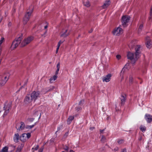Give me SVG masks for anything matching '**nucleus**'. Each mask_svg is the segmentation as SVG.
I'll return each mask as SVG.
<instances>
[{"mask_svg":"<svg viewBox=\"0 0 152 152\" xmlns=\"http://www.w3.org/2000/svg\"><path fill=\"white\" fill-rule=\"evenodd\" d=\"M33 10V7L32 6H31V9L29 11L28 10L25 14L23 19V23L24 24H26L29 20L32 12Z\"/></svg>","mask_w":152,"mask_h":152,"instance_id":"1","label":"nucleus"},{"mask_svg":"<svg viewBox=\"0 0 152 152\" xmlns=\"http://www.w3.org/2000/svg\"><path fill=\"white\" fill-rule=\"evenodd\" d=\"M22 39V36L18 37L17 39L14 41L11 45V49L12 50H13L18 47V45L21 42V40Z\"/></svg>","mask_w":152,"mask_h":152,"instance_id":"2","label":"nucleus"},{"mask_svg":"<svg viewBox=\"0 0 152 152\" xmlns=\"http://www.w3.org/2000/svg\"><path fill=\"white\" fill-rule=\"evenodd\" d=\"M34 102L40 97V93L39 91H34L29 95Z\"/></svg>","mask_w":152,"mask_h":152,"instance_id":"3","label":"nucleus"},{"mask_svg":"<svg viewBox=\"0 0 152 152\" xmlns=\"http://www.w3.org/2000/svg\"><path fill=\"white\" fill-rule=\"evenodd\" d=\"M31 136V133H23L20 136V140L22 142H25L28 140Z\"/></svg>","mask_w":152,"mask_h":152,"instance_id":"4","label":"nucleus"},{"mask_svg":"<svg viewBox=\"0 0 152 152\" xmlns=\"http://www.w3.org/2000/svg\"><path fill=\"white\" fill-rule=\"evenodd\" d=\"M127 57L128 59L133 61L134 63L137 60L139 57H137L136 54L134 55L133 53L128 52L127 54Z\"/></svg>","mask_w":152,"mask_h":152,"instance_id":"5","label":"nucleus"},{"mask_svg":"<svg viewBox=\"0 0 152 152\" xmlns=\"http://www.w3.org/2000/svg\"><path fill=\"white\" fill-rule=\"evenodd\" d=\"M34 39V37H29L25 39L21 42V45L22 47H23L26 45L28 44L32 41Z\"/></svg>","mask_w":152,"mask_h":152,"instance_id":"6","label":"nucleus"},{"mask_svg":"<svg viewBox=\"0 0 152 152\" xmlns=\"http://www.w3.org/2000/svg\"><path fill=\"white\" fill-rule=\"evenodd\" d=\"M30 96L28 95L26 96L24 100V104L27 106H31L32 105V102L33 101L32 98H30Z\"/></svg>","mask_w":152,"mask_h":152,"instance_id":"7","label":"nucleus"},{"mask_svg":"<svg viewBox=\"0 0 152 152\" xmlns=\"http://www.w3.org/2000/svg\"><path fill=\"white\" fill-rule=\"evenodd\" d=\"M70 32V30L68 28L66 27L62 30L60 36L64 38L66 37L69 35Z\"/></svg>","mask_w":152,"mask_h":152,"instance_id":"8","label":"nucleus"},{"mask_svg":"<svg viewBox=\"0 0 152 152\" xmlns=\"http://www.w3.org/2000/svg\"><path fill=\"white\" fill-rule=\"evenodd\" d=\"M9 78V75H4L1 77V79L0 82V85L3 86L6 83Z\"/></svg>","mask_w":152,"mask_h":152,"instance_id":"9","label":"nucleus"},{"mask_svg":"<svg viewBox=\"0 0 152 152\" xmlns=\"http://www.w3.org/2000/svg\"><path fill=\"white\" fill-rule=\"evenodd\" d=\"M11 107V103H6L5 104L4 107V109L5 111L3 114L4 117L7 115L8 113L9 112V110L10 109Z\"/></svg>","mask_w":152,"mask_h":152,"instance_id":"10","label":"nucleus"},{"mask_svg":"<svg viewBox=\"0 0 152 152\" xmlns=\"http://www.w3.org/2000/svg\"><path fill=\"white\" fill-rule=\"evenodd\" d=\"M130 17L129 16H124L122 18V25L124 27L127 26V23L129 22Z\"/></svg>","mask_w":152,"mask_h":152,"instance_id":"11","label":"nucleus"},{"mask_svg":"<svg viewBox=\"0 0 152 152\" xmlns=\"http://www.w3.org/2000/svg\"><path fill=\"white\" fill-rule=\"evenodd\" d=\"M113 34L116 36H118L122 34L123 33V30L119 27L115 28L113 31Z\"/></svg>","mask_w":152,"mask_h":152,"instance_id":"12","label":"nucleus"},{"mask_svg":"<svg viewBox=\"0 0 152 152\" xmlns=\"http://www.w3.org/2000/svg\"><path fill=\"white\" fill-rule=\"evenodd\" d=\"M111 74H108L107 75L102 77V79L103 82H109L111 77Z\"/></svg>","mask_w":152,"mask_h":152,"instance_id":"13","label":"nucleus"},{"mask_svg":"<svg viewBox=\"0 0 152 152\" xmlns=\"http://www.w3.org/2000/svg\"><path fill=\"white\" fill-rule=\"evenodd\" d=\"M129 63H127L125 64V65L124 67L122 69V71L121 72L120 76H121V75H122V77H121V80H122L124 78L123 76V75L124 72V71L126 69H128V68H129Z\"/></svg>","mask_w":152,"mask_h":152,"instance_id":"14","label":"nucleus"},{"mask_svg":"<svg viewBox=\"0 0 152 152\" xmlns=\"http://www.w3.org/2000/svg\"><path fill=\"white\" fill-rule=\"evenodd\" d=\"M141 48V46L139 45H138L135 47V53L136 54L137 57H139L140 56V49Z\"/></svg>","mask_w":152,"mask_h":152,"instance_id":"15","label":"nucleus"},{"mask_svg":"<svg viewBox=\"0 0 152 152\" xmlns=\"http://www.w3.org/2000/svg\"><path fill=\"white\" fill-rule=\"evenodd\" d=\"M146 45L148 48H150L152 47L151 41L149 37H146Z\"/></svg>","mask_w":152,"mask_h":152,"instance_id":"16","label":"nucleus"},{"mask_svg":"<svg viewBox=\"0 0 152 152\" xmlns=\"http://www.w3.org/2000/svg\"><path fill=\"white\" fill-rule=\"evenodd\" d=\"M145 118L148 123H150L152 121V116L150 114H146Z\"/></svg>","mask_w":152,"mask_h":152,"instance_id":"17","label":"nucleus"},{"mask_svg":"<svg viewBox=\"0 0 152 152\" xmlns=\"http://www.w3.org/2000/svg\"><path fill=\"white\" fill-rule=\"evenodd\" d=\"M13 140L15 142H17L20 139V136L18 133L15 134L13 137Z\"/></svg>","mask_w":152,"mask_h":152,"instance_id":"18","label":"nucleus"},{"mask_svg":"<svg viewBox=\"0 0 152 152\" xmlns=\"http://www.w3.org/2000/svg\"><path fill=\"white\" fill-rule=\"evenodd\" d=\"M126 96L125 94L121 95V103L122 104H124L126 100Z\"/></svg>","mask_w":152,"mask_h":152,"instance_id":"19","label":"nucleus"},{"mask_svg":"<svg viewBox=\"0 0 152 152\" xmlns=\"http://www.w3.org/2000/svg\"><path fill=\"white\" fill-rule=\"evenodd\" d=\"M110 1L108 0L106 1L104 3V4L102 6V7L103 9H105L107 8L110 4Z\"/></svg>","mask_w":152,"mask_h":152,"instance_id":"20","label":"nucleus"},{"mask_svg":"<svg viewBox=\"0 0 152 152\" xmlns=\"http://www.w3.org/2000/svg\"><path fill=\"white\" fill-rule=\"evenodd\" d=\"M18 126H17L16 127V128L18 130H22L24 129L25 128V125L24 123L23 122H21L20 123V126L18 128H17Z\"/></svg>","mask_w":152,"mask_h":152,"instance_id":"21","label":"nucleus"},{"mask_svg":"<svg viewBox=\"0 0 152 152\" xmlns=\"http://www.w3.org/2000/svg\"><path fill=\"white\" fill-rule=\"evenodd\" d=\"M135 40H132L130 43L129 45V48L132 49L135 44Z\"/></svg>","mask_w":152,"mask_h":152,"instance_id":"22","label":"nucleus"},{"mask_svg":"<svg viewBox=\"0 0 152 152\" xmlns=\"http://www.w3.org/2000/svg\"><path fill=\"white\" fill-rule=\"evenodd\" d=\"M57 76H56V75H53L50 78L49 80L50 83H53V81L57 79Z\"/></svg>","mask_w":152,"mask_h":152,"instance_id":"23","label":"nucleus"},{"mask_svg":"<svg viewBox=\"0 0 152 152\" xmlns=\"http://www.w3.org/2000/svg\"><path fill=\"white\" fill-rule=\"evenodd\" d=\"M24 146L23 144H22L20 145L17 148L16 151V152H20Z\"/></svg>","mask_w":152,"mask_h":152,"instance_id":"24","label":"nucleus"},{"mask_svg":"<svg viewBox=\"0 0 152 152\" xmlns=\"http://www.w3.org/2000/svg\"><path fill=\"white\" fill-rule=\"evenodd\" d=\"M54 88V87L53 86H50L49 87L46 88L45 89L46 90V93H45L44 94H45L48 92L50 91L53 90Z\"/></svg>","mask_w":152,"mask_h":152,"instance_id":"25","label":"nucleus"},{"mask_svg":"<svg viewBox=\"0 0 152 152\" xmlns=\"http://www.w3.org/2000/svg\"><path fill=\"white\" fill-rule=\"evenodd\" d=\"M74 117L73 116H69V117L68 118L67 120V124H69L74 119Z\"/></svg>","mask_w":152,"mask_h":152,"instance_id":"26","label":"nucleus"},{"mask_svg":"<svg viewBox=\"0 0 152 152\" xmlns=\"http://www.w3.org/2000/svg\"><path fill=\"white\" fill-rule=\"evenodd\" d=\"M83 3L84 6L87 7H89L90 6V3L88 1H86L83 2Z\"/></svg>","mask_w":152,"mask_h":152,"instance_id":"27","label":"nucleus"},{"mask_svg":"<svg viewBox=\"0 0 152 152\" xmlns=\"http://www.w3.org/2000/svg\"><path fill=\"white\" fill-rule=\"evenodd\" d=\"M8 147L5 146L2 149L1 152H7L8 150Z\"/></svg>","mask_w":152,"mask_h":152,"instance_id":"28","label":"nucleus"},{"mask_svg":"<svg viewBox=\"0 0 152 152\" xmlns=\"http://www.w3.org/2000/svg\"><path fill=\"white\" fill-rule=\"evenodd\" d=\"M143 27V24H142L140 25L138 30V33L140 32L142 30Z\"/></svg>","mask_w":152,"mask_h":152,"instance_id":"29","label":"nucleus"},{"mask_svg":"<svg viewBox=\"0 0 152 152\" xmlns=\"http://www.w3.org/2000/svg\"><path fill=\"white\" fill-rule=\"evenodd\" d=\"M106 137L102 135V137L101 141L103 142H104L106 141Z\"/></svg>","mask_w":152,"mask_h":152,"instance_id":"30","label":"nucleus"},{"mask_svg":"<svg viewBox=\"0 0 152 152\" xmlns=\"http://www.w3.org/2000/svg\"><path fill=\"white\" fill-rule=\"evenodd\" d=\"M140 130L142 132H145L146 129V128L145 126H141L140 127Z\"/></svg>","mask_w":152,"mask_h":152,"instance_id":"31","label":"nucleus"},{"mask_svg":"<svg viewBox=\"0 0 152 152\" xmlns=\"http://www.w3.org/2000/svg\"><path fill=\"white\" fill-rule=\"evenodd\" d=\"M35 125V124H33L32 125L28 126L26 127V128L28 129H31Z\"/></svg>","mask_w":152,"mask_h":152,"instance_id":"32","label":"nucleus"},{"mask_svg":"<svg viewBox=\"0 0 152 152\" xmlns=\"http://www.w3.org/2000/svg\"><path fill=\"white\" fill-rule=\"evenodd\" d=\"M124 142V140H118V142L119 144H121Z\"/></svg>","mask_w":152,"mask_h":152,"instance_id":"33","label":"nucleus"},{"mask_svg":"<svg viewBox=\"0 0 152 152\" xmlns=\"http://www.w3.org/2000/svg\"><path fill=\"white\" fill-rule=\"evenodd\" d=\"M56 67H57V70H56L59 71L60 68V63L59 62H58L57 64Z\"/></svg>","mask_w":152,"mask_h":152,"instance_id":"34","label":"nucleus"},{"mask_svg":"<svg viewBox=\"0 0 152 152\" xmlns=\"http://www.w3.org/2000/svg\"><path fill=\"white\" fill-rule=\"evenodd\" d=\"M62 127V125H60V126H59L58 127L57 131H56V133H57L58 132V131H60Z\"/></svg>","mask_w":152,"mask_h":152,"instance_id":"35","label":"nucleus"},{"mask_svg":"<svg viewBox=\"0 0 152 152\" xmlns=\"http://www.w3.org/2000/svg\"><path fill=\"white\" fill-rule=\"evenodd\" d=\"M84 102V100H81L79 103V105H81L83 104Z\"/></svg>","mask_w":152,"mask_h":152,"instance_id":"36","label":"nucleus"},{"mask_svg":"<svg viewBox=\"0 0 152 152\" xmlns=\"http://www.w3.org/2000/svg\"><path fill=\"white\" fill-rule=\"evenodd\" d=\"M64 149L66 151H68L69 149V148L66 146H65L64 147Z\"/></svg>","mask_w":152,"mask_h":152,"instance_id":"37","label":"nucleus"},{"mask_svg":"<svg viewBox=\"0 0 152 152\" xmlns=\"http://www.w3.org/2000/svg\"><path fill=\"white\" fill-rule=\"evenodd\" d=\"M64 41L60 40L58 43L57 46L60 47V45L64 42Z\"/></svg>","mask_w":152,"mask_h":152,"instance_id":"38","label":"nucleus"},{"mask_svg":"<svg viewBox=\"0 0 152 152\" xmlns=\"http://www.w3.org/2000/svg\"><path fill=\"white\" fill-rule=\"evenodd\" d=\"M116 58L118 60H119L121 58V56L120 55H117L116 56Z\"/></svg>","mask_w":152,"mask_h":152,"instance_id":"39","label":"nucleus"},{"mask_svg":"<svg viewBox=\"0 0 152 152\" xmlns=\"http://www.w3.org/2000/svg\"><path fill=\"white\" fill-rule=\"evenodd\" d=\"M69 134V132H66L65 134H64V137L65 138H66L68 135Z\"/></svg>","mask_w":152,"mask_h":152,"instance_id":"40","label":"nucleus"},{"mask_svg":"<svg viewBox=\"0 0 152 152\" xmlns=\"http://www.w3.org/2000/svg\"><path fill=\"white\" fill-rule=\"evenodd\" d=\"M133 80V78L132 77H130L129 78V82L130 83H132V82Z\"/></svg>","mask_w":152,"mask_h":152,"instance_id":"41","label":"nucleus"},{"mask_svg":"<svg viewBox=\"0 0 152 152\" xmlns=\"http://www.w3.org/2000/svg\"><path fill=\"white\" fill-rule=\"evenodd\" d=\"M39 148V146L37 145L36 147H34L32 148L33 149H34L35 150H37Z\"/></svg>","mask_w":152,"mask_h":152,"instance_id":"42","label":"nucleus"},{"mask_svg":"<svg viewBox=\"0 0 152 152\" xmlns=\"http://www.w3.org/2000/svg\"><path fill=\"white\" fill-rule=\"evenodd\" d=\"M81 109H82V108L80 107H78L77 108H76V110L77 111H79L81 110Z\"/></svg>","mask_w":152,"mask_h":152,"instance_id":"43","label":"nucleus"},{"mask_svg":"<svg viewBox=\"0 0 152 152\" xmlns=\"http://www.w3.org/2000/svg\"><path fill=\"white\" fill-rule=\"evenodd\" d=\"M119 149V148L118 147H116L113 150L115 152L117 151Z\"/></svg>","mask_w":152,"mask_h":152,"instance_id":"44","label":"nucleus"},{"mask_svg":"<svg viewBox=\"0 0 152 152\" xmlns=\"http://www.w3.org/2000/svg\"><path fill=\"white\" fill-rule=\"evenodd\" d=\"M121 152H127L126 150V148H124L122 150Z\"/></svg>","mask_w":152,"mask_h":152,"instance_id":"45","label":"nucleus"},{"mask_svg":"<svg viewBox=\"0 0 152 152\" xmlns=\"http://www.w3.org/2000/svg\"><path fill=\"white\" fill-rule=\"evenodd\" d=\"M60 47L57 46V48H56V53H58V50H59V48Z\"/></svg>","mask_w":152,"mask_h":152,"instance_id":"46","label":"nucleus"},{"mask_svg":"<svg viewBox=\"0 0 152 152\" xmlns=\"http://www.w3.org/2000/svg\"><path fill=\"white\" fill-rule=\"evenodd\" d=\"M152 15V6L151 7V8L150 9V16H151Z\"/></svg>","mask_w":152,"mask_h":152,"instance_id":"47","label":"nucleus"},{"mask_svg":"<svg viewBox=\"0 0 152 152\" xmlns=\"http://www.w3.org/2000/svg\"><path fill=\"white\" fill-rule=\"evenodd\" d=\"M59 71L56 70V72L55 74V75H56V76H57V75H58V74Z\"/></svg>","mask_w":152,"mask_h":152,"instance_id":"48","label":"nucleus"},{"mask_svg":"<svg viewBox=\"0 0 152 152\" xmlns=\"http://www.w3.org/2000/svg\"><path fill=\"white\" fill-rule=\"evenodd\" d=\"M104 129H103V130H100V133L101 134L103 133V132L104 131Z\"/></svg>","mask_w":152,"mask_h":152,"instance_id":"49","label":"nucleus"},{"mask_svg":"<svg viewBox=\"0 0 152 152\" xmlns=\"http://www.w3.org/2000/svg\"><path fill=\"white\" fill-rule=\"evenodd\" d=\"M2 19V17L1 16V15L0 14V23Z\"/></svg>","mask_w":152,"mask_h":152,"instance_id":"50","label":"nucleus"},{"mask_svg":"<svg viewBox=\"0 0 152 152\" xmlns=\"http://www.w3.org/2000/svg\"><path fill=\"white\" fill-rule=\"evenodd\" d=\"M94 129V127H91L90 128V129L91 130H93Z\"/></svg>","mask_w":152,"mask_h":152,"instance_id":"51","label":"nucleus"},{"mask_svg":"<svg viewBox=\"0 0 152 152\" xmlns=\"http://www.w3.org/2000/svg\"><path fill=\"white\" fill-rule=\"evenodd\" d=\"M1 51H2V48H1V47H0V56H1Z\"/></svg>","mask_w":152,"mask_h":152,"instance_id":"52","label":"nucleus"},{"mask_svg":"<svg viewBox=\"0 0 152 152\" xmlns=\"http://www.w3.org/2000/svg\"><path fill=\"white\" fill-rule=\"evenodd\" d=\"M43 148H42L40 149L39 152H42L43 151Z\"/></svg>","mask_w":152,"mask_h":152,"instance_id":"53","label":"nucleus"},{"mask_svg":"<svg viewBox=\"0 0 152 152\" xmlns=\"http://www.w3.org/2000/svg\"><path fill=\"white\" fill-rule=\"evenodd\" d=\"M93 31V29H91L90 31H89V32L90 33L92 32Z\"/></svg>","mask_w":152,"mask_h":152,"instance_id":"54","label":"nucleus"},{"mask_svg":"<svg viewBox=\"0 0 152 152\" xmlns=\"http://www.w3.org/2000/svg\"><path fill=\"white\" fill-rule=\"evenodd\" d=\"M69 152H75V151L73 150H71L69 151Z\"/></svg>","mask_w":152,"mask_h":152,"instance_id":"55","label":"nucleus"},{"mask_svg":"<svg viewBox=\"0 0 152 152\" xmlns=\"http://www.w3.org/2000/svg\"><path fill=\"white\" fill-rule=\"evenodd\" d=\"M48 27V26H44V28L45 29H46V28H47Z\"/></svg>","mask_w":152,"mask_h":152,"instance_id":"56","label":"nucleus"},{"mask_svg":"<svg viewBox=\"0 0 152 152\" xmlns=\"http://www.w3.org/2000/svg\"><path fill=\"white\" fill-rule=\"evenodd\" d=\"M151 16H152V15L151 16L150 15V17L149 18V20H150V19H151Z\"/></svg>","mask_w":152,"mask_h":152,"instance_id":"57","label":"nucleus"},{"mask_svg":"<svg viewBox=\"0 0 152 152\" xmlns=\"http://www.w3.org/2000/svg\"><path fill=\"white\" fill-rule=\"evenodd\" d=\"M31 121H33V120H34V118H31Z\"/></svg>","mask_w":152,"mask_h":152,"instance_id":"58","label":"nucleus"},{"mask_svg":"<svg viewBox=\"0 0 152 152\" xmlns=\"http://www.w3.org/2000/svg\"><path fill=\"white\" fill-rule=\"evenodd\" d=\"M11 25V23H10L9 24V25Z\"/></svg>","mask_w":152,"mask_h":152,"instance_id":"59","label":"nucleus"},{"mask_svg":"<svg viewBox=\"0 0 152 152\" xmlns=\"http://www.w3.org/2000/svg\"><path fill=\"white\" fill-rule=\"evenodd\" d=\"M62 152H64V151H62Z\"/></svg>","mask_w":152,"mask_h":152,"instance_id":"60","label":"nucleus"}]
</instances>
